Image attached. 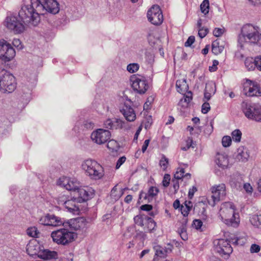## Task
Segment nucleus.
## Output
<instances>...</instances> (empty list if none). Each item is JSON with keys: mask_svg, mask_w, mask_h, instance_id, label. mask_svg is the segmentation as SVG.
<instances>
[{"mask_svg": "<svg viewBox=\"0 0 261 261\" xmlns=\"http://www.w3.org/2000/svg\"><path fill=\"white\" fill-rule=\"evenodd\" d=\"M110 132L102 128H99L93 131L91 135L92 141L98 145L107 142L110 139Z\"/></svg>", "mask_w": 261, "mask_h": 261, "instance_id": "2eb2a0df", "label": "nucleus"}, {"mask_svg": "<svg viewBox=\"0 0 261 261\" xmlns=\"http://www.w3.org/2000/svg\"><path fill=\"white\" fill-rule=\"evenodd\" d=\"M38 9L40 10L42 15L48 13L56 14L60 11L59 4L56 0H38Z\"/></svg>", "mask_w": 261, "mask_h": 261, "instance_id": "0eeeda50", "label": "nucleus"}, {"mask_svg": "<svg viewBox=\"0 0 261 261\" xmlns=\"http://www.w3.org/2000/svg\"><path fill=\"white\" fill-rule=\"evenodd\" d=\"M245 65L248 70H253L255 68L254 59L248 57L245 60Z\"/></svg>", "mask_w": 261, "mask_h": 261, "instance_id": "e433bc0d", "label": "nucleus"}, {"mask_svg": "<svg viewBox=\"0 0 261 261\" xmlns=\"http://www.w3.org/2000/svg\"><path fill=\"white\" fill-rule=\"evenodd\" d=\"M195 41V37L194 36H190L187 40L185 43V46L186 47H190Z\"/></svg>", "mask_w": 261, "mask_h": 261, "instance_id": "bf43d9fd", "label": "nucleus"}, {"mask_svg": "<svg viewBox=\"0 0 261 261\" xmlns=\"http://www.w3.org/2000/svg\"><path fill=\"white\" fill-rule=\"evenodd\" d=\"M159 192V190L157 187L151 186L148 189L147 193H145L142 191L140 192V198L141 199V197H144L145 199L149 200L150 198L152 199L157 196Z\"/></svg>", "mask_w": 261, "mask_h": 261, "instance_id": "cd10ccee", "label": "nucleus"}, {"mask_svg": "<svg viewBox=\"0 0 261 261\" xmlns=\"http://www.w3.org/2000/svg\"><path fill=\"white\" fill-rule=\"evenodd\" d=\"M43 246L41 245L36 240H32L29 242L26 247L28 254L30 256L37 255L41 251Z\"/></svg>", "mask_w": 261, "mask_h": 261, "instance_id": "412c9836", "label": "nucleus"}, {"mask_svg": "<svg viewBox=\"0 0 261 261\" xmlns=\"http://www.w3.org/2000/svg\"><path fill=\"white\" fill-rule=\"evenodd\" d=\"M51 237L54 242L58 244L65 245L72 241L76 237V234L67 228H61L54 231Z\"/></svg>", "mask_w": 261, "mask_h": 261, "instance_id": "423d86ee", "label": "nucleus"}, {"mask_svg": "<svg viewBox=\"0 0 261 261\" xmlns=\"http://www.w3.org/2000/svg\"><path fill=\"white\" fill-rule=\"evenodd\" d=\"M215 251L224 258H228L232 252L230 242L227 240L220 239L217 241L214 247Z\"/></svg>", "mask_w": 261, "mask_h": 261, "instance_id": "ddd939ff", "label": "nucleus"}, {"mask_svg": "<svg viewBox=\"0 0 261 261\" xmlns=\"http://www.w3.org/2000/svg\"><path fill=\"white\" fill-rule=\"evenodd\" d=\"M231 138L228 136H224L222 139V145L225 147L229 146L231 144Z\"/></svg>", "mask_w": 261, "mask_h": 261, "instance_id": "09e8293b", "label": "nucleus"}, {"mask_svg": "<svg viewBox=\"0 0 261 261\" xmlns=\"http://www.w3.org/2000/svg\"><path fill=\"white\" fill-rule=\"evenodd\" d=\"M173 248V246L170 243L167 244L165 247L159 245H155L153 246L155 255L160 257H165L168 253L172 252Z\"/></svg>", "mask_w": 261, "mask_h": 261, "instance_id": "4be33fe9", "label": "nucleus"}, {"mask_svg": "<svg viewBox=\"0 0 261 261\" xmlns=\"http://www.w3.org/2000/svg\"><path fill=\"white\" fill-rule=\"evenodd\" d=\"M208 29L201 28L198 30V35L201 38H204L208 33Z\"/></svg>", "mask_w": 261, "mask_h": 261, "instance_id": "6e6d98bb", "label": "nucleus"}, {"mask_svg": "<svg viewBox=\"0 0 261 261\" xmlns=\"http://www.w3.org/2000/svg\"><path fill=\"white\" fill-rule=\"evenodd\" d=\"M159 164L163 170L166 171L169 165L168 159L166 158L165 155H162Z\"/></svg>", "mask_w": 261, "mask_h": 261, "instance_id": "79ce46f5", "label": "nucleus"}, {"mask_svg": "<svg viewBox=\"0 0 261 261\" xmlns=\"http://www.w3.org/2000/svg\"><path fill=\"white\" fill-rule=\"evenodd\" d=\"M39 223L43 225L58 226L63 224L62 220L52 214H47L40 218Z\"/></svg>", "mask_w": 261, "mask_h": 261, "instance_id": "a211bd4d", "label": "nucleus"}, {"mask_svg": "<svg viewBox=\"0 0 261 261\" xmlns=\"http://www.w3.org/2000/svg\"><path fill=\"white\" fill-rule=\"evenodd\" d=\"M148 20L154 25L161 24L163 21V15L159 7L157 5L153 6L147 12Z\"/></svg>", "mask_w": 261, "mask_h": 261, "instance_id": "4468645a", "label": "nucleus"}, {"mask_svg": "<svg viewBox=\"0 0 261 261\" xmlns=\"http://www.w3.org/2000/svg\"><path fill=\"white\" fill-rule=\"evenodd\" d=\"M232 138L233 140L236 142L241 141L242 133L239 129H235L231 133Z\"/></svg>", "mask_w": 261, "mask_h": 261, "instance_id": "37998d69", "label": "nucleus"}, {"mask_svg": "<svg viewBox=\"0 0 261 261\" xmlns=\"http://www.w3.org/2000/svg\"><path fill=\"white\" fill-rule=\"evenodd\" d=\"M205 90L214 94L216 90L215 84L213 82L206 84Z\"/></svg>", "mask_w": 261, "mask_h": 261, "instance_id": "de8ad7c7", "label": "nucleus"}, {"mask_svg": "<svg viewBox=\"0 0 261 261\" xmlns=\"http://www.w3.org/2000/svg\"><path fill=\"white\" fill-rule=\"evenodd\" d=\"M210 4L208 0H204L200 5V10L202 13L206 14L209 12Z\"/></svg>", "mask_w": 261, "mask_h": 261, "instance_id": "a19ab883", "label": "nucleus"}, {"mask_svg": "<svg viewBox=\"0 0 261 261\" xmlns=\"http://www.w3.org/2000/svg\"><path fill=\"white\" fill-rule=\"evenodd\" d=\"M212 198L213 201H208L209 204L214 206L216 203L222 200L226 195V187L224 184H220L213 186L211 188Z\"/></svg>", "mask_w": 261, "mask_h": 261, "instance_id": "9b49d317", "label": "nucleus"}, {"mask_svg": "<svg viewBox=\"0 0 261 261\" xmlns=\"http://www.w3.org/2000/svg\"><path fill=\"white\" fill-rule=\"evenodd\" d=\"M81 203L77 199L73 197L72 198L65 201L63 205L67 212L73 215H79L80 213Z\"/></svg>", "mask_w": 261, "mask_h": 261, "instance_id": "6ab92c4d", "label": "nucleus"}, {"mask_svg": "<svg viewBox=\"0 0 261 261\" xmlns=\"http://www.w3.org/2000/svg\"><path fill=\"white\" fill-rule=\"evenodd\" d=\"M125 122L120 119H115L114 120L108 119L103 122L104 127L108 129L122 128L125 127Z\"/></svg>", "mask_w": 261, "mask_h": 261, "instance_id": "5701e85b", "label": "nucleus"}, {"mask_svg": "<svg viewBox=\"0 0 261 261\" xmlns=\"http://www.w3.org/2000/svg\"><path fill=\"white\" fill-rule=\"evenodd\" d=\"M219 64V62L218 60H214L213 61V65L212 66H210L209 70L211 72H214L217 69V65Z\"/></svg>", "mask_w": 261, "mask_h": 261, "instance_id": "0e129e2a", "label": "nucleus"}, {"mask_svg": "<svg viewBox=\"0 0 261 261\" xmlns=\"http://www.w3.org/2000/svg\"><path fill=\"white\" fill-rule=\"evenodd\" d=\"M139 65L138 63H130L127 66L126 69L130 73L137 72L139 69Z\"/></svg>", "mask_w": 261, "mask_h": 261, "instance_id": "a18cd8bd", "label": "nucleus"}, {"mask_svg": "<svg viewBox=\"0 0 261 261\" xmlns=\"http://www.w3.org/2000/svg\"><path fill=\"white\" fill-rule=\"evenodd\" d=\"M215 162L219 167L224 168L228 165V156L224 153H217L215 156Z\"/></svg>", "mask_w": 261, "mask_h": 261, "instance_id": "bb28decb", "label": "nucleus"}, {"mask_svg": "<svg viewBox=\"0 0 261 261\" xmlns=\"http://www.w3.org/2000/svg\"><path fill=\"white\" fill-rule=\"evenodd\" d=\"M107 147L112 151H117L119 149V144L116 141L110 140L107 143Z\"/></svg>", "mask_w": 261, "mask_h": 261, "instance_id": "ea45409f", "label": "nucleus"}, {"mask_svg": "<svg viewBox=\"0 0 261 261\" xmlns=\"http://www.w3.org/2000/svg\"><path fill=\"white\" fill-rule=\"evenodd\" d=\"M244 93L247 96H258L261 92L258 85L252 81L247 80L244 86Z\"/></svg>", "mask_w": 261, "mask_h": 261, "instance_id": "f3484780", "label": "nucleus"}, {"mask_svg": "<svg viewBox=\"0 0 261 261\" xmlns=\"http://www.w3.org/2000/svg\"><path fill=\"white\" fill-rule=\"evenodd\" d=\"M38 257L44 260L56 259L58 258V253L55 251L45 249L43 247V248H41Z\"/></svg>", "mask_w": 261, "mask_h": 261, "instance_id": "a878e982", "label": "nucleus"}, {"mask_svg": "<svg viewBox=\"0 0 261 261\" xmlns=\"http://www.w3.org/2000/svg\"><path fill=\"white\" fill-rule=\"evenodd\" d=\"M130 81L133 90L140 94H144L149 88L148 82L143 76L133 75Z\"/></svg>", "mask_w": 261, "mask_h": 261, "instance_id": "6e6552de", "label": "nucleus"}, {"mask_svg": "<svg viewBox=\"0 0 261 261\" xmlns=\"http://www.w3.org/2000/svg\"><path fill=\"white\" fill-rule=\"evenodd\" d=\"M15 56V51L11 44L5 40H0V59L7 62L12 59Z\"/></svg>", "mask_w": 261, "mask_h": 261, "instance_id": "f8f14e48", "label": "nucleus"}, {"mask_svg": "<svg viewBox=\"0 0 261 261\" xmlns=\"http://www.w3.org/2000/svg\"><path fill=\"white\" fill-rule=\"evenodd\" d=\"M145 224L144 230L145 232H151L155 229L156 223L152 218L148 217Z\"/></svg>", "mask_w": 261, "mask_h": 261, "instance_id": "473e14b6", "label": "nucleus"}, {"mask_svg": "<svg viewBox=\"0 0 261 261\" xmlns=\"http://www.w3.org/2000/svg\"><path fill=\"white\" fill-rule=\"evenodd\" d=\"M71 178L67 177H62L59 178L58 184L59 186L67 189V186L69 182H70V180Z\"/></svg>", "mask_w": 261, "mask_h": 261, "instance_id": "c03bdc74", "label": "nucleus"}, {"mask_svg": "<svg viewBox=\"0 0 261 261\" xmlns=\"http://www.w3.org/2000/svg\"><path fill=\"white\" fill-rule=\"evenodd\" d=\"M140 208L142 211L149 212L152 209V206L150 204H144Z\"/></svg>", "mask_w": 261, "mask_h": 261, "instance_id": "774afa93", "label": "nucleus"}, {"mask_svg": "<svg viewBox=\"0 0 261 261\" xmlns=\"http://www.w3.org/2000/svg\"><path fill=\"white\" fill-rule=\"evenodd\" d=\"M250 156V152L248 149L244 146L239 147L236 152L235 159L237 161L241 162H246L248 161Z\"/></svg>", "mask_w": 261, "mask_h": 261, "instance_id": "b1692460", "label": "nucleus"}, {"mask_svg": "<svg viewBox=\"0 0 261 261\" xmlns=\"http://www.w3.org/2000/svg\"><path fill=\"white\" fill-rule=\"evenodd\" d=\"M120 112L127 121L131 122L134 121L136 119V113L133 108L130 106L124 105L120 110Z\"/></svg>", "mask_w": 261, "mask_h": 261, "instance_id": "393cba45", "label": "nucleus"}, {"mask_svg": "<svg viewBox=\"0 0 261 261\" xmlns=\"http://www.w3.org/2000/svg\"><path fill=\"white\" fill-rule=\"evenodd\" d=\"M192 99V93L191 92H189L188 93V94L184 96V98L183 99H181L180 100V103H182L184 101L186 103V105H188Z\"/></svg>", "mask_w": 261, "mask_h": 261, "instance_id": "603ef678", "label": "nucleus"}, {"mask_svg": "<svg viewBox=\"0 0 261 261\" xmlns=\"http://www.w3.org/2000/svg\"><path fill=\"white\" fill-rule=\"evenodd\" d=\"M210 105L208 102L205 101L202 105L201 112L203 114H206L210 110Z\"/></svg>", "mask_w": 261, "mask_h": 261, "instance_id": "864d4df0", "label": "nucleus"}, {"mask_svg": "<svg viewBox=\"0 0 261 261\" xmlns=\"http://www.w3.org/2000/svg\"><path fill=\"white\" fill-rule=\"evenodd\" d=\"M82 168L86 175L92 179H100L105 174L103 167L96 161L92 159L85 160L82 164Z\"/></svg>", "mask_w": 261, "mask_h": 261, "instance_id": "20e7f679", "label": "nucleus"}, {"mask_svg": "<svg viewBox=\"0 0 261 261\" xmlns=\"http://www.w3.org/2000/svg\"><path fill=\"white\" fill-rule=\"evenodd\" d=\"M250 221L253 226L261 228V214L259 215H253Z\"/></svg>", "mask_w": 261, "mask_h": 261, "instance_id": "4c0bfd02", "label": "nucleus"}, {"mask_svg": "<svg viewBox=\"0 0 261 261\" xmlns=\"http://www.w3.org/2000/svg\"><path fill=\"white\" fill-rule=\"evenodd\" d=\"M27 233L28 236L31 237H37L38 233V229L35 227H31L27 230Z\"/></svg>", "mask_w": 261, "mask_h": 261, "instance_id": "49530a36", "label": "nucleus"}, {"mask_svg": "<svg viewBox=\"0 0 261 261\" xmlns=\"http://www.w3.org/2000/svg\"><path fill=\"white\" fill-rule=\"evenodd\" d=\"M0 84V90L4 92L11 93L16 88L14 76L7 72H5L1 75Z\"/></svg>", "mask_w": 261, "mask_h": 261, "instance_id": "9d476101", "label": "nucleus"}, {"mask_svg": "<svg viewBox=\"0 0 261 261\" xmlns=\"http://www.w3.org/2000/svg\"><path fill=\"white\" fill-rule=\"evenodd\" d=\"M192 225L196 229H199L202 225V222L200 220L195 219L193 221Z\"/></svg>", "mask_w": 261, "mask_h": 261, "instance_id": "13d9d810", "label": "nucleus"}, {"mask_svg": "<svg viewBox=\"0 0 261 261\" xmlns=\"http://www.w3.org/2000/svg\"><path fill=\"white\" fill-rule=\"evenodd\" d=\"M224 33V30L220 28H215L213 31V34L216 37L221 36Z\"/></svg>", "mask_w": 261, "mask_h": 261, "instance_id": "e2e57ef3", "label": "nucleus"}, {"mask_svg": "<svg viewBox=\"0 0 261 261\" xmlns=\"http://www.w3.org/2000/svg\"><path fill=\"white\" fill-rule=\"evenodd\" d=\"M125 161L126 158L124 156L120 158L116 163V169H119L120 167V166L125 162Z\"/></svg>", "mask_w": 261, "mask_h": 261, "instance_id": "052dcab7", "label": "nucleus"}, {"mask_svg": "<svg viewBox=\"0 0 261 261\" xmlns=\"http://www.w3.org/2000/svg\"><path fill=\"white\" fill-rule=\"evenodd\" d=\"M255 68L261 71V56H257L254 58Z\"/></svg>", "mask_w": 261, "mask_h": 261, "instance_id": "4d7b16f0", "label": "nucleus"}, {"mask_svg": "<svg viewBox=\"0 0 261 261\" xmlns=\"http://www.w3.org/2000/svg\"><path fill=\"white\" fill-rule=\"evenodd\" d=\"M193 207V204L190 201H186L181 205L180 211L184 217H187L189 215V212L191 210Z\"/></svg>", "mask_w": 261, "mask_h": 261, "instance_id": "2f4dec72", "label": "nucleus"}, {"mask_svg": "<svg viewBox=\"0 0 261 261\" xmlns=\"http://www.w3.org/2000/svg\"><path fill=\"white\" fill-rule=\"evenodd\" d=\"M38 0H30V4L22 6L18 13L19 18L28 26H36L40 21V10L38 9Z\"/></svg>", "mask_w": 261, "mask_h": 261, "instance_id": "f257e3e1", "label": "nucleus"}, {"mask_svg": "<svg viewBox=\"0 0 261 261\" xmlns=\"http://www.w3.org/2000/svg\"><path fill=\"white\" fill-rule=\"evenodd\" d=\"M243 188L246 192L248 193H251L252 192V187L248 183H245L243 184Z\"/></svg>", "mask_w": 261, "mask_h": 261, "instance_id": "69168bd1", "label": "nucleus"}, {"mask_svg": "<svg viewBox=\"0 0 261 261\" xmlns=\"http://www.w3.org/2000/svg\"><path fill=\"white\" fill-rule=\"evenodd\" d=\"M230 240L233 245L243 246L246 243L247 239L246 236H241L231 238Z\"/></svg>", "mask_w": 261, "mask_h": 261, "instance_id": "72a5a7b5", "label": "nucleus"}, {"mask_svg": "<svg viewBox=\"0 0 261 261\" xmlns=\"http://www.w3.org/2000/svg\"><path fill=\"white\" fill-rule=\"evenodd\" d=\"M170 180H171L170 175L169 174H165L164 175V176L163 177V179L162 181L163 186L165 188L168 187L170 184Z\"/></svg>", "mask_w": 261, "mask_h": 261, "instance_id": "8fccbe9b", "label": "nucleus"}, {"mask_svg": "<svg viewBox=\"0 0 261 261\" xmlns=\"http://www.w3.org/2000/svg\"><path fill=\"white\" fill-rule=\"evenodd\" d=\"M148 217L145 215H139L134 218V222L138 226H143L144 225V221H146Z\"/></svg>", "mask_w": 261, "mask_h": 261, "instance_id": "c9c22d12", "label": "nucleus"}, {"mask_svg": "<svg viewBox=\"0 0 261 261\" xmlns=\"http://www.w3.org/2000/svg\"><path fill=\"white\" fill-rule=\"evenodd\" d=\"M94 190L90 187L78 188L75 192L74 196L80 203L86 201L93 197Z\"/></svg>", "mask_w": 261, "mask_h": 261, "instance_id": "dca6fc26", "label": "nucleus"}, {"mask_svg": "<svg viewBox=\"0 0 261 261\" xmlns=\"http://www.w3.org/2000/svg\"><path fill=\"white\" fill-rule=\"evenodd\" d=\"M185 173V170L182 168H178L175 173L174 175L173 178L176 179L177 180H181L182 178H187L190 179L191 178V174L190 173Z\"/></svg>", "mask_w": 261, "mask_h": 261, "instance_id": "7c9ffc66", "label": "nucleus"}, {"mask_svg": "<svg viewBox=\"0 0 261 261\" xmlns=\"http://www.w3.org/2000/svg\"><path fill=\"white\" fill-rule=\"evenodd\" d=\"M219 214L221 221L226 225L234 227L238 226L240 222L239 214L235 212V206L232 202L222 203Z\"/></svg>", "mask_w": 261, "mask_h": 261, "instance_id": "7ed1b4c3", "label": "nucleus"}, {"mask_svg": "<svg viewBox=\"0 0 261 261\" xmlns=\"http://www.w3.org/2000/svg\"><path fill=\"white\" fill-rule=\"evenodd\" d=\"M68 224L71 229L70 231L75 230L83 232L87 228V222L83 217L71 219L69 221Z\"/></svg>", "mask_w": 261, "mask_h": 261, "instance_id": "aec40b11", "label": "nucleus"}, {"mask_svg": "<svg viewBox=\"0 0 261 261\" xmlns=\"http://www.w3.org/2000/svg\"><path fill=\"white\" fill-rule=\"evenodd\" d=\"M260 250V247L256 244H252L250 248V251L251 253H257Z\"/></svg>", "mask_w": 261, "mask_h": 261, "instance_id": "5fc2aeb1", "label": "nucleus"}, {"mask_svg": "<svg viewBox=\"0 0 261 261\" xmlns=\"http://www.w3.org/2000/svg\"><path fill=\"white\" fill-rule=\"evenodd\" d=\"M177 231L182 240H183L184 241H186L188 239V236L187 233L186 226L182 225L178 229Z\"/></svg>", "mask_w": 261, "mask_h": 261, "instance_id": "58836bf2", "label": "nucleus"}, {"mask_svg": "<svg viewBox=\"0 0 261 261\" xmlns=\"http://www.w3.org/2000/svg\"><path fill=\"white\" fill-rule=\"evenodd\" d=\"M224 46L220 44L219 40L217 39L213 42L212 44V51L215 55H218L221 54L223 49Z\"/></svg>", "mask_w": 261, "mask_h": 261, "instance_id": "c756f323", "label": "nucleus"}, {"mask_svg": "<svg viewBox=\"0 0 261 261\" xmlns=\"http://www.w3.org/2000/svg\"><path fill=\"white\" fill-rule=\"evenodd\" d=\"M80 184L77 180L74 178H70V182L68 184L66 190L68 191H73L74 192L79 187Z\"/></svg>", "mask_w": 261, "mask_h": 261, "instance_id": "f704fd0d", "label": "nucleus"}, {"mask_svg": "<svg viewBox=\"0 0 261 261\" xmlns=\"http://www.w3.org/2000/svg\"><path fill=\"white\" fill-rule=\"evenodd\" d=\"M5 23L6 27L15 34H20L25 30V25L19 17L14 15L8 16Z\"/></svg>", "mask_w": 261, "mask_h": 261, "instance_id": "1a4fd4ad", "label": "nucleus"}, {"mask_svg": "<svg viewBox=\"0 0 261 261\" xmlns=\"http://www.w3.org/2000/svg\"><path fill=\"white\" fill-rule=\"evenodd\" d=\"M171 181L174 189V194H176L179 188V180L173 178Z\"/></svg>", "mask_w": 261, "mask_h": 261, "instance_id": "3c124183", "label": "nucleus"}, {"mask_svg": "<svg viewBox=\"0 0 261 261\" xmlns=\"http://www.w3.org/2000/svg\"><path fill=\"white\" fill-rule=\"evenodd\" d=\"M65 261H73V254L71 252H69L66 255V257L62 258Z\"/></svg>", "mask_w": 261, "mask_h": 261, "instance_id": "338daca9", "label": "nucleus"}, {"mask_svg": "<svg viewBox=\"0 0 261 261\" xmlns=\"http://www.w3.org/2000/svg\"><path fill=\"white\" fill-rule=\"evenodd\" d=\"M12 44L15 47H16L19 49L22 48V46L21 44V42L19 39H16V38L14 39L12 41Z\"/></svg>", "mask_w": 261, "mask_h": 261, "instance_id": "680f3d73", "label": "nucleus"}, {"mask_svg": "<svg viewBox=\"0 0 261 261\" xmlns=\"http://www.w3.org/2000/svg\"><path fill=\"white\" fill-rule=\"evenodd\" d=\"M176 88L178 92L183 94L188 89V85L184 79L178 80L176 82Z\"/></svg>", "mask_w": 261, "mask_h": 261, "instance_id": "c85d7f7f", "label": "nucleus"}, {"mask_svg": "<svg viewBox=\"0 0 261 261\" xmlns=\"http://www.w3.org/2000/svg\"><path fill=\"white\" fill-rule=\"evenodd\" d=\"M238 41L241 47L244 43L261 46V33L259 28L251 24L244 25L238 36Z\"/></svg>", "mask_w": 261, "mask_h": 261, "instance_id": "f03ea898", "label": "nucleus"}, {"mask_svg": "<svg viewBox=\"0 0 261 261\" xmlns=\"http://www.w3.org/2000/svg\"><path fill=\"white\" fill-rule=\"evenodd\" d=\"M245 116L249 119L261 122V105L243 101L241 105Z\"/></svg>", "mask_w": 261, "mask_h": 261, "instance_id": "39448f33", "label": "nucleus"}]
</instances>
